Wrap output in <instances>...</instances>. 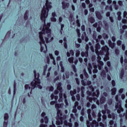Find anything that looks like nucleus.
I'll return each mask as SVG.
<instances>
[{
  "label": "nucleus",
  "instance_id": "nucleus-1",
  "mask_svg": "<svg viewBox=\"0 0 127 127\" xmlns=\"http://www.w3.org/2000/svg\"><path fill=\"white\" fill-rule=\"evenodd\" d=\"M51 2H49L48 0H46V6L44 5L42 10V13L41 15V20H43L45 22V18L48 16V12H49V8H51L52 6L51 4Z\"/></svg>",
  "mask_w": 127,
  "mask_h": 127
},
{
  "label": "nucleus",
  "instance_id": "nucleus-2",
  "mask_svg": "<svg viewBox=\"0 0 127 127\" xmlns=\"http://www.w3.org/2000/svg\"><path fill=\"white\" fill-rule=\"evenodd\" d=\"M34 74L35 79L31 82V86H32V89H35L36 87H38L39 89H42V86L40 85V79H39L40 74L39 73H36V70H34Z\"/></svg>",
  "mask_w": 127,
  "mask_h": 127
},
{
  "label": "nucleus",
  "instance_id": "nucleus-3",
  "mask_svg": "<svg viewBox=\"0 0 127 127\" xmlns=\"http://www.w3.org/2000/svg\"><path fill=\"white\" fill-rule=\"evenodd\" d=\"M42 22H44V25L43 27V29L41 32H39V38L41 39V41L43 43H45L44 39L43 38V35H45V28L46 29H49L50 28V26L51 24L50 23H47V25H45V22L44 21L42 20ZM45 21H46V18H45Z\"/></svg>",
  "mask_w": 127,
  "mask_h": 127
},
{
  "label": "nucleus",
  "instance_id": "nucleus-4",
  "mask_svg": "<svg viewBox=\"0 0 127 127\" xmlns=\"http://www.w3.org/2000/svg\"><path fill=\"white\" fill-rule=\"evenodd\" d=\"M115 99L117 103H116L115 110H117L118 114H121L122 112H124V108L122 107V100H119V95H117L115 96Z\"/></svg>",
  "mask_w": 127,
  "mask_h": 127
},
{
  "label": "nucleus",
  "instance_id": "nucleus-5",
  "mask_svg": "<svg viewBox=\"0 0 127 127\" xmlns=\"http://www.w3.org/2000/svg\"><path fill=\"white\" fill-rule=\"evenodd\" d=\"M110 49L107 46H105L101 48V51L98 52L97 55H104L105 57L109 60V55H110V52H109Z\"/></svg>",
  "mask_w": 127,
  "mask_h": 127
},
{
  "label": "nucleus",
  "instance_id": "nucleus-6",
  "mask_svg": "<svg viewBox=\"0 0 127 127\" xmlns=\"http://www.w3.org/2000/svg\"><path fill=\"white\" fill-rule=\"evenodd\" d=\"M57 90H59L60 93H62V83L59 82L57 84Z\"/></svg>",
  "mask_w": 127,
  "mask_h": 127
},
{
  "label": "nucleus",
  "instance_id": "nucleus-7",
  "mask_svg": "<svg viewBox=\"0 0 127 127\" xmlns=\"http://www.w3.org/2000/svg\"><path fill=\"white\" fill-rule=\"evenodd\" d=\"M62 7L63 9H66V7H69V3H66L65 1H63L62 2Z\"/></svg>",
  "mask_w": 127,
  "mask_h": 127
},
{
  "label": "nucleus",
  "instance_id": "nucleus-8",
  "mask_svg": "<svg viewBox=\"0 0 127 127\" xmlns=\"http://www.w3.org/2000/svg\"><path fill=\"white\" fill-rule=\"evenodd\" d=\"M90 126L91 127H99V123H98L96 120H93L92 123L90 124Z\"/></svg>",
  "mask_w": 127,
  "mask_h": 127
},
{
  "label": "nucleus",
  "instance_id": "nucleus-9",
  "mask_svg": "<svg viewBox=\"0 0 127 127\" xmlns=\"http://www.w3.org/2000/svg\"><path fill=\"white\" fill-rule=\"evenodd\" d=\"M40 44L41 45V48H40V51L41 52H42L43 51V50L44 49V47L42 46V44H44V45H45V46H46V47H47V46L46 45V44H45V41H44V43H43V42H42V41H41V39H40Z\"/></svg>",
  "mask_w": 127,
  "mask_h": 127
},
{
  "label": "nucleus",
  "instance_id": "nucleus-10",
  "mask_svg": "<svg viewBox=\"0 0 127 127\" xmlns=\"http://www.w3.org/2000/svg\"><path fill=\"white\" fill-rule=\"evenodd\" d=\"M108 44L109 45V47H111V48H112V49L115 48V46H116V43L115 42H112V41H111V40H109L108 41Z\"/></svg>",
  "mask_w": 127,
  "mask_h": 127
},
{
  "label": "nucleus",
  "instance_id": "nucleus-11",
  "mask_svg": "<svg viewBox=\"0 0 127 127\" xmlns=\"http://www.w3.org/2000/svg\"><path fill=\"white\" fill-rule=\"evenodd\" d=\"M99 49H101V45H100V44L97 43L95 45V52L96 54H99V51L98 50H99Z\"/></svg>",
  "mask_w": 127,
  "mask_h": 127
},
{
  "label": "nucleus",
  "instance_id": "nucleus-12",
  "mask_svg": "<svg viewBox=\"0 0 127 127\" xmlns=\"http://www.w3.org/2000/svg\"><path fill=\"white\" fill-rule=\"evenodd\" d=\"M96 16L98 19H102L103 18V16L101 14V13L99 11H97L95 12Z\"/></svg>",
  "mask_w": 127,
  "mask_h": 127
},
{
  "label": "nucleus",
  "instance_id": "nucleus-13",
  "mask_svg": "<svg viewBox=\"0 0 127 127\" xmlns=\"http://www.w3.org/2000/svg\"><path fill=\"white\" fill-rule=\"evenodd\" d=\"M45 34L46 33V34H48V37H51V30L50 29H46V28H45Z\"/></svg>",
  "mask_w": 127,
  "mask_h": 127
},
{
  "label": "nucleus",
  "instance_id": "nucleus-14",
  "mask_svg": "<svg viewBox=\"0 0 127 127\" xmlns=\"http://www.w3.org/2000/svg\"><path fill=\"white\" fill-rule=\"evenodd\" d=\"M25 90H29V91H31L30 93H31L32 90H33V89H32V86L31 87L29 84H26L25 85Z\"/></svg>",
  "mask_w": 127,
  "mask_h": 127
},
{
  "label": "nucleus",
  "instance_id": "nucleus-15",
  "mask_svg": "<svg viewBox=\"0 0 127 127\" xmlns=\"http://www.w3.org/2000/svg\"><path fill=\"white\" fill-rule=\"evenodd\" d=\"M92 69H93L92 64L91 63H88V70L89 74L92 73Z\"/></svg>",
  "mask_w": 127,
  "mask_h": 127
},
{
  "label": "nucleus",
  "instance_id": "nucleus-16",
  "mask_svg": "<svg viewBox=\"0 0 127 127\" xmlns=\"http://www.w3.org/2000/svg\"><path fill=\"white\" fill-rule=\"evenodd\" d=\"M60 119V121H61L62 123H63V121H64V120H66V119L67 118V116H66V115H64L63 116H61L60 117H59Z\"/></svg>",
  "mask_w": 127,
  "mask_h": 127
},
{
  "label": "nucleus",
  "instance_id": "nucleus-17",
  "mask_svg": "<svg viewBox=\"0 0 127 127\" xmlns=\"http://www.w3.org/2000/svg\"><path fill=\"white\" fill-rule=\"evenodd\" d=\"M28 10H26L24 14V19L27 20L28 19Z\"/></svg>",
  "mask_w": 127,
  "mask_h": 127
},
{
  "label": "nucleus",
  "instance_id": "nucleus-18",
  "mask_svg": "<svg viewBox=\"0 0 127 127\" xmlns=\"http://www.w3.org/2000/svg\"><path fill=\"white\" fill-rule=\"evenodd\" d=\"M100 104H101V105H103V104H104V103H105V102H106V97H105L104 96H102L100 98Z\"/></svg>",
  "mask_w": 127,
  "mask_h": 127
},
{
  "label": "nucleus",
  "instance_id": "nucleus-19",
  "mask_svg": "<svg viewBox=\"0 0 127 127\" xmlns=\"http://www.w3.org/2000/svg\"><path fill=\"white\" fill-rule=\"evenodd\" d=\"M63 123L61 122L60 121V118L59 117H57V121H56V125L57 126H60V125H62Z\"/></svg>",
  "mask_w": 127,
  "mask_h": 127
},
{
  "label": "nucleus",
  "instance_id": "nucleus-20",
  "mask_svg": "<svg viewBox=\"0 0 127 127\" xmlns=\"http://www.w3.org/2000/svg\"><path fill=\"white\" fill-rule=\"evenodd\" d=\"M57 118H59L60 116H63L62 112H61V110L59 109H57Z\"/></svg>",
  "mask_w": 127,
  "mask_h": 127
},
{
  "label": "nucleus",
  "instance_id": "nucleus-21",
  "mask_svg": "<svg viewBox=\"0 0 127 127\" xmlns=\"http://www.w3.org/2000/svg\"><path fill=\"white\" fill-rule=\"evenodd\" d=\"M124 75H125V70L123 68L122 70H121V71L120 72V78L121 79H123V78H124Z\"/></svg>",
  "mask_w": 127,
  "mask_h": 127
},
{
  "label": "nucleus",
  "instance_id": "nucleus-22",
  "mask_svg": "<svg viewBox=\"0 0 127 127\" xmlns=\"http://www.w3.org/2000/svg\"><path fill=\"white\" fill-rule=\"evenodd\" d=\"M117 92V88H113L111 89V94L112 96H114V95H116V93Z\"/></svg>",
  "mask_w": 127,
  "mask_h": 127
},
{
  "label": "nucleus",
  "instance_id": "nucleus-23",
  "mask_svg": "<svg viewBox=\"0 0 127 127\" xmlns=\"http://www.w3.org/2000/svg\"><path fill=\"white\" fill-rule=\"evenodd\" d=\"M88 21L90 22V23H94V22H95V18L91 16L88 18Z\"/></svg>",
  "mask_w": 127,
  "mask_h": 127
},
{
  "label": "nucleus",
  "instance_id": "nucleus-24",
  "mask_svg": "<svg viewBox=\"0 0 127 127\" xmlns=\"http://www.w3.org/2000/svg\"><path fill=\"white\" fill-rule=\"evenodd\" d=\"M16 91V82H15V80H14V82L13 96H14V95H15Z\"/></svg>",
  "mask_w": 127,
  "mask_h": 127
},
{
  "label": "nucleus",
  "instance_id": "nucleus-25",
  "mask_svg": "<svg viewBox=\"0 0 127 127\" xmlns=\"http://www.w3.org/2000/svg\"><path fill=\"white\" fill-rule=\"evenodd\" d=\"M64 124L65 126H66V127H72V123H67L66 121L64 122Z\"/></svg>",
  "mask_w": 127,
  "mask_h": 127
},
{
  "label": "nucleus",
  "instance_id": "nucleus-26",
  "mask_svg": "<svg viewBox=\"0 0 127 127\" xmlns=\"http://www.w3.org/2000/svg\"><path fill=\"white\" fill-rule=\"evenodd\" d=\"M69 93L70 96H74V95H75L76 93H77V91L76 89H74L73 91L70 90Z\"/></svg>",
  "mask_w": 127,
  "mask_h": 127
},
{
  "label": "nucleus",
  "instance_id": "nucleus-27",
  "mask_svg": "<svg viewBox=\"0 0 127 127\" xmlns=\"http://www.w3.org/2000/svg\"><path fill=\"white\" fill-rule=\"evenodd\" d=\"M9 118V116H8V114L5 113L4 115V121H8Z\"/></svg>",
  "mask_w": 127,
  "mask_h": 127
},
{
  "label": "nucleus",
  "instance_id": "nucleus-28",
  "mask_svg": "<svg viewBox=\"0 0 127 127\" xmlns=\"http://www.w3.org/2000/svg\"><path fill=\"white\" fill-rule=\"evenodd\" d=\"M100 75H101V76H102V77H106V76H107L106 71H105V70H102Z\"/></svg>",
  "mask_w": 127,
  "mask_h": 127
},
{
  "label": "nucleus",
  "instance_id": "nucleus-29",
  "mask_svg": "<svg viewBox=\"0 0 127 127\" xmlns=\"http://www.w3.org/2000/svg\"><path fill=\"white\" fill-rule=\"evenodd\" d=\"M86 36H87V34L86 33V32H84L81 36L82 40H85V38L86 37Z\"/></svg>",
  "mask_w": 127,
  "mask_h": 127
},
{
  "label": "nucleus",
  "instance_id": "nucleus-30",
  "mask_svg": "<svg viewBox=\"0 0 127 127\" xmlns=\"http://www.w3.org/2000/svg\"><path fill=\"white\" fill-rule=\"evenodd\" d=\"M11 33V31H8L7 32V33H6L5 36V37H7V38H9V37H10Z\"/></svg>",
  "mask_w": 127,
  "mask_h": 127
},
{
  "label": "nucleus",
  "instance_id": "nucleus-31",
  "mask_svg": "<svg viewBox=\"0 0 127 127\" xmlns=\"http://www.w3.org/2000/svg\"><path fill=\"white\" fill-rule=\"evenodd\" d=\"M86 100L89 101V102H90V103H93V97H90L87 96L86 97Z\"/></svg>",
  "mask_w": 127,
  "mask_h": 127
},
{
  "label": "nucleus",
  "instance_id": "nucleus-32",
  "mask_svg": "<svg viewBox=\"0 0 127 127\" xmlns=\"http://www.w3.org/2000/svg\"><path fill=\"white\" fill-rule=\"evenodd\" d=\"M68 60V62H69V63H74V58L73 57L69 58Z\"/></svg>",
  "mask_w": 127,
  "mask_h": 127
},
{
  "label": "nucleus",
  "instance_id": "nucleus-33",
  "mask_svg": "<svg viewBox=\"0 0 127 127\" xmlns=\"http://www.w3.org/2000/svg\"><path fill=\"white\" fill-rule=\"evenodd\" d=\"M60 65L61 67V72H62L63 73H64V71H65V68H64V66H63V64L60 63Z\"/></svg>",
  "mask_w": 127,
  "mask_h": 127
},
{
  "label": "nucleus",
  "instance_id": "nucleus-34",
  "mask_svg": "<svg viewBox=\"0 0 127 127\" xmlns=\"http://www.w3.org/2000/svg\"><path fill=\"white\" fill-rule=\"evenodd\" d=\"M92 37H93V39H94V40H98L97 39V33H96V32L93 33V34L92 35Z\"/></svg>",
  "mask_w": 127,
  "mask_h": 127
},
{
  "label": "nucleus",
  "instance_id": "nucleus-35",
  "mask_svg": "<svg viewBox=\"0 0 127 127\" xmlns=\"http://www.w3.org/2000/svg\"><path fill=\"white\" fill-rule=\"evenodd\" d=\"M89 88L90 91L91 92H94L95 91V88H94V87H93V85H89Z\"/></svg>",
  "mask_w": 127,
  "mask_h": 127
},
{
  "label": "nucleus",
  "instance_id": "nucleus-36",
  "mask_svg": "<svg viewBox=\"0 0 127 127\" xmlns=\"http://www.w3.org/2000/svg\"><path fill=\"white\" fill-rule=\"evenodd\" d=\"M76 33L77 34L78 37H81V33L80 32V29H76Z\"/></svg>",
  "mask_w": 127,
  "mask_h": 127
},
{
  "label": "nucleus",
  "instance_id": "nucleus-37",
  "mask_svg": "<svg viewBox=\"0 0 127 127\" xmlns=\"http://www.w3.org/2000/svg\"><path fill=\"white\" fill-rule=\"evenodd\" d=\"M97 62L98 63V65L100 66H104V62H102L101 61L98 60Z\"/></svg>",
  "mask_w": 127,
  "mask_h": 127
},
{
  "label": "nucleus",
  "instance_id": "nucleus-38",
  "mask_svg": "<svg viewBox=\"0 0 127 127\" xmlns=\"http://www.w3.org/2000/svg\"><path fill=\"white\" fill-rule=\"evenodd\" d=\"M75 56L76 57H79V56L80 55V51L79 50H77L75 51Z\"/></svg>",
  "mask_w": 127,
  "mask_h": 127
},
{
  "label": "nucleus",
  "instance_id": "nucleus-39",
  "mask_svg": "<svg viewBox=\"0 0 127 127\" xmlns=\"http://www.w3.org/2000/svg\"><path fill=\"white\" fill-rule=\"evenodd\" d=\"M65 78L66 79H69V77L70 76V73H69V72L66 71L65 73Z\"/></svg>",
  "mask_w": 127,
  "mask_h": 127
},
{
  "label": "nucleus",
  "instance_id": "nucleus-40",
  "mask_svg": "<svg viewBox=\"0 0 127 127\" xmlns=\"http://www.w3.org/2000/svg\"><path fill=\"white\" fill-rule=\"evenodd\" d=\"M47 70V65H46L44 66V70H43V74L45 75V73H46V70Z\"/></svg>",
  "mask_w": 127,
  "mask_h": 127
},
{
  "label": "nucleus",
  "instance_id": "nucleus-41",
  "mask_svg": "<svg viewBox=\"0 0 127 127\" xmlns=\"http://www.w3.org/2000/svg\"><path fill=\"white\" fill-rule=\"evenodd\" d=\"M81 56L82 57H84L85 56H88V53H85L84 52H81Z\"/></svg>",
  "mask_w": 127,
  "mask_h": 127
},
{
  "label": "nucleus",
  "instance_id": "nucleus-42",
  "mask_svg": "<svg viewBox=\"0 0 127 127\" xmlns=\"http://www.w3.org/2000/svg\"><path fill=\"white\" fill-rule=\"evenodd\" d=\"M44 120H45V124H48V121H49V119H48V117L47 116L45 117Z\"/></svg>",
  "mask_w": 127,
  "mask_h": 127
},
{
  "label": "nucleus",
  "instance_id": "nucleus-43",
  "mask_svg": "<svg viewBox=\"0 0 127 127\" xmlns=\"http://www.w3.org/2000/svg\"><path fill=\"white\" fill-rule=\"evenodd\" d=\"M96 98H99V96H100V91L99 89H97L96 91Z\"/></svg>",
  "mask_w": 127,
  "mask_h": 127
},
{
  "label": "nucleus",
  "instance_id": "nucleus-44",
  "mask_svg": "<svg viewBox=\"0 0 127 127\" xmlns=\"http://www.w3.org/2000/svg\"><path fill=\"white\" fill-rule=\"evenodd\" d=\"M7 125H8V121H4L3 123V127H7Z\"/></svg>",
  "mask_w": 127,
  "mask_h": 127
},
{
  "label": "nucleus",
  "instance_id": "nucleus-45",
  "mask_svg": "<svg viewBox=\"0 0 127 127\" xmlns=\"http://www.w3.org/2000/svg\"><path fill=\"white\" fill-rule=\"evenodd\" d=\"M61 107V105L59 104H55V108L57 109H60Z\"/></svg>",
  "mask_w": 127,
  "mask_h": 127
},
{
  "label": "nucleus",
  "instance_id": "nucleus-46",
  "mask_svg": "<svg viewBox=\"0 0 127 127\" xmlns=\"http://www.w3.org/2000/svg\"><path fill=\"white\" fill-rule=\"evenodd\" d=\"M64 24H61V33L62 34V31H63V28H64Z\"/></svg>",
  "mask_w": 127,
  "mask_h": 127
},
{
  "label": "nucleus",
  "instance_id": "nucleus-47",
  "mask_svg": "<svg viewBox=\"0 0 127 127\" xmlns=\"http://www.w3.org/2000/svg\"><path fill=\"white\" fill-rule=\"evenodd\" d=\"M77 101H80L81 97H80V94H77L76 96Z\"/></svg>",
  "mask_w": 127,
  "mask_h": 127
},
{
  "label": "nucleus",
  "instance_id": "nucleus-48",
  "mask_svg": "<svg viewBox=\"0 0 127 127\" xmlns=\"http://www.w3.org/2000/svg\"><path fill=\"white\" fill-rule=\"evenodd\" d=\"M51 20L53 22H56V21L57 20V19H56V18H55V17H53L51 18Z\"/></svg>",
  "mask_w": 127,
  "mask_h": 127
},
{
  "label": "nucleus",
  "instance_id": "nucleus-49",
  "mask_svg": "<svg viewBox=\"0 0 127 127\" xmlns=\"http://www.w3.org/2000/svg\"><path fill=\"white\" fill-rule=\"evenodd\" d=\"M103 36L104 39L109 38V36H108V35L107 34L104 33L103 34Z\"/></svg>",
  "mask_w": 127,
  "mask_h": 127
},
{
  "label": "nucleus",
  "instance_id": "nucleus-50",
  "mask_svg": "<svg viewBox=\"0 0 127 127\" xmlns=\"http://www.w3.org/2000/svg\"><path fill=\"white\" fill-rule=\"evenodd\" d=\"M76 23H77V26L78 27H80V26H81V24L80 23V20L77 19L76 20Z\"/></svg>",
  "mask_w": 127,
  "mask_h": 127
},
{
  "label": "nucleus",
  "instance_id": "nucleus-51",
  "mask_svg": "<svg viewBox=\"0 0 127 127\" xmlns=\"http://www.w3.org/2000/svg\"><path fill=\"white\" fill-rule=\"evenodd\" d=\"M117 44L118 46H121L122 45V41L120 40L117 41Z\"/></svg>",
  "mask_w": 127,
  "mask_h": 127
},
{
  "label": "nucleus",
  "instance_id": "nucleus-52",
  "mask_svg": "<svg viewBox=\"0 0 127 127\" xmlns=\"http://www.w3.org/2000/svg\"><path fill=\"white\" fill-rule=\"evenodd\" d=\"M67 89L70 91L71 89L72 88V86L70 84H68L66 86Z\"/></svg>",
  "mask_w": 127,
  "mask_h": 127
},
{
  "label": "nucleus",
  "instance_id": "nucleus-53",
  "mask_svg": "<svg viewBox=\"0 0 127 127\" xmlns=\"http://www.w3.org/2000/svg\"><path fill=\"white\" fill-rule=\"evenodd\" d=\"M115 54H116V55H119L120 54V50H119V49H116L115 50Z\"/></svg>",
  "mask_w": 127,
  "mask_h": 127
},
{
  "label": "nucleus",
  "instance_id": "nucleus-54",
  "mask_svg": "<svg viewBox=\"0 0 127 127\" xmlns=\"http://www.w3.org/2000/svg\"><path fill=\"white\" fill-rule=\"evenodd\" d=\"M86 126L87 127H91V124H90V121H86Z\"/></svg>",
  "mask_w": 127,
  "mask_h": 127
},
{
  "label": "nucleus",
  "instance_id": "nucleus-55",
  "mask_svg": "<svg viewBox=\"0 0 127 127\" xmlns=\"http://www.w3.org/2000/svg\"><path fill=\"white\" fill-rule=\"evenodd\" d=\"M120 62L121 64H124V57L123 56H121L120 58Z\"/></svg>",
  "mask_w": 127,
  "mask_h": 127
},
{
  "label": "nucleus",
  "instance_id": "nucleus-56",
  "mask_svg": "<svg viewBox=\"0 0 127 127\" xmlns=\"http://www.w3.org/2000/svg\"><path fill=\"white\" fill-rule=\"evenodd\" d=\"M112 85L113 87H115L116 86V81H115V80H112Z\"/></svg>",
  "mask_w": 127,
  "mask_h": 127
},
{
  "label": "nucleus",
  "instance_id": "nucleus-57",
  "mask_svg": "<svg viewBox=\"0 0 127 127\" xmlns=\"http://www.w3.org/2000/svg\"><path fill=\"white\" fill-rule=\"evenodd\" d=\"M75 81L76 82V83L77 84V85H80V81L79 80V78H75Z\"/></svg>",
  "mask_w": 127,
  "mask_h": 127
},
{
  "label": "nucleus",
  "instance_id": "nucleus-58",
  "mask_svg": "<svg viewBox=\"0 0 127 127\" xmlns=\"http://www.w3.org/2000/svg\"><path fill=\"white\" fill-rule=\"evenodd\" d=\"M81 84L82 86H86V82H85V80H81Z\"/></svg>",
  "mask_w": 127,
  "mask_h": 127
},
{
  "label": "nucleus",
  "instance_id": "nucleus-59",
  "mask_svg": "<svg viewBox=\"0 0 127 127\" xmlns=\"http://www.w3.org/2000/svg\"><path fill=\"white\" fill-rule=\"evenodd\" d=\"M88 119H89V120L90 122L93 121V118H92V116H91V114L90 115H88Z\"/></svg>",
  "mask_w": 127,
  "mask_h": 127
},
{
  "label": "nucleus",
  "instance_id": "nucleus-60",
  "mask_svg": "<svg viewBox=\"0 0 127 127\" xmlns=\"http://www.w3.org/2000/svg\"><path fill=\"white\" fill-rule=\"evenodd\" d=\"M81 28L82 31H85V25H82L81 26Z\"/></svg>",
  "mask_w": 127,
  "mask_h": 127
},
{
  "label": "nucleus",
  "instance_id": "nucleus-61",
  "mask_svg": "<svg viewBox=\"0 0 127 127\" xmlns=\"http://www.w3.org/2000/svg\"><path fill=\"white\" fill-rule=\"evenodd\" d=\"M101 27L98 26V27L97 28L96 30H97V32H101Z\"/></svg>",
  "mask_w": 127,
  "mask_h": 127
},
{
  "label": "nucleus",
  "instance_id": "nucleus-62",
  "mask_svg": "<svg viewBox=\"0 0 127 127\" xmlns=\"http://www.w3.org/2000/svg\"><path fill=\"white\" fill-rule=\"evenodd\" d=\"M118 2V4H119V5H120V6H122V5H123V1L119 0Z\"/></svg>",
  "mask_w": 127,
  "mask_h": 127
},
{
  "label": "nucleus",
  "instance_id": "nucleus-63",
  "mask_svg": "<svg viewBox=\"0 0 127 127\" xmlns=\"http://www.w3.org/2000/svg\"><path fill=\"white\" fill-rule=\"evenodd\" d=\"M123 117H125L126 120H127V110L126 113L123 114Z\"/></svg>",
  "mask_w": 127,
  "mask_h": 127
},
{
  "label": "nucleus",
  "instance_id": "nucleus-64",
  "mask_svg": "<svg viewBox=\"0 0 127 127\" xmlns=\"http://www.w3.org/2000/svg\"><path fill=\"white\" fill-rule=\"evenodd\" d=\"M81 5L83 8H86V3L85 2H82Z\"/></svg>",
  "mask_w": 127,
  "mask_h": 127
}]
</instances>
